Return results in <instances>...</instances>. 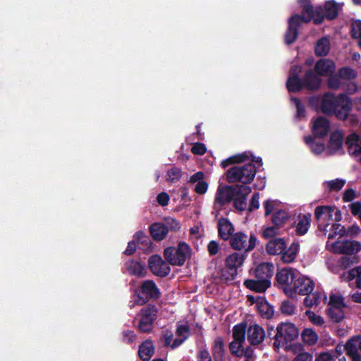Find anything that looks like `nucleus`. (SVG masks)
<instances>
[{"instance_id":"f257e3e1","label":"nucleus","mask_w":361,"mask_h":361,"mask_svg":"<svg viewBox=\"0 0 361 361\" xmlns=\"http://www.w3.org/2000/svg\"><path fill=\"white\" fill-rule=\"evenodd\" d=\"M310 102L312 105H319V109L326 114H334L338 119L345 120L352 109L350 98L344 94L335 96L326 93L321 97H313Z\"/></svg>"},{"instance_id":"f03ea898","label":"nucleus","mask_w":361,"mask_h":361,"mask_svg":"<svg viewBox=\"0 0 361 361\" xmlns=\"http://www.w3.org/2000/svg\"><path fill=\"white\" fill-rule=\"evenodd\" d=\"M298 1L307 15L303 18L304 21L309 22L312 20L316 24L321 23L324 17L329 19L334 18L342 6L340 4L328 1L325 3L324 8L319 6L313 9L309 4L310 0H298Z\"/></svg>"},{"instance_id":"7ed1b4c3","label":"nucleus","mask_w":361,"mask_h":361,"mask_svg":"<svg viewBox=\"0 0 361 361\" xmlns=\"http://www.w3.org/2000/svg\"><path fill=\"white\" fill-rule=\"evenodd\" d=\"M301 71L300 66H293L290 71V76L287 81V88L289 92L299 91L302 87L308 90H316L321 84V79L315 75L312 71L306 73L303 81L298 78V73Z\"/></svg>"},{"instance_id":"20e7f679","label":"nucleus","mask_w":361,"mask_h":361,"mask_svg":"<svg viewBox=\"0 0 361 361\" xmlns=\"http://www.w3.org/2000/svg\"><path fill=\"white\" fill-rule=\"evenodd\" d=\"M159 295L158 288L154 281L146 280L142 283L140 288L135 290L132 299L129 302V306L133 308L136 305H143L149 299L157 298Z\"/></svg>"},{"instance_id":"39448f33","label":"nucleus","mask_w":361,"mask_h":361,"mask_svg":"<svg viewBox=\"0 0 361 361\" xmlns=\"http://www.w3.org/2000/svg\"><path fill=\"white\" fill-rule=\"evenodd\" d=\"M315 216L318 221V227L320 231L325 235L327 227L331 222H338L342 219L341 211L336 207L320 206L315 209Z\"/></svg>"},{"instance_id":"423d86ee","label":"nucleus","mask_w":361,"mask_h":361,"mask_svg":"<svg viewBox=\"0 0 361 361\" xmlns=\"http://www.w3.org/2000/svg\"><path fill=\"white\" fill-rule=\"evenodd\" d=\"M256 168L249 162L243 166H236L227 171V180L230 183H242L245 185L250 183L255 176Z\"/></svg>"},{"instance_id":"0eeeda50","label":"nucleus","mask_w":361,"mask_h":361,"mask_svg":"<svg viewBox=\"0 0 361 361\" xmlns=\"http://www.w3.org/2000/svg\"><path fill=\"white\" fill-rule=\"evenodd\" d=\"M299 334L297 327L291 323H281L276 328V334L274 336V347L276 349L280 348H286L288 343L298 338Z\"/></svg>"},{"instance_id":"6e6552de","label":"nucleus","mask_w":361,"mask_h":361,"mask_svg":"<svg viewBox=\"0 0 361 361\" xmlns=\"http://www.w3.org/2000/svg\"><path fill=\"white\" fill-rule=\"evenodd\" d=\"M326 247L336 254L353 255L361 250V244L355 240L340 238L335 241H327Z\"/></svg>"},{"instance_id":"1a4fd4ad","label":"nucleus","mask_w":361,"mask_h":361,"mask_svg":"<svg viewBox=\"0 0 361 361\" xmlns=\"http://www.w3.org/2000/svg\"><path fill=\"white\" fill-rule=\"evenodd\" d=\"M189 255L190 247L185 243H180L177 247H169L164 252L166 260L175 266H182Z\"/></svg>"},{"instance_id":"9d476101","label":"nucleus","mask_w":361,"mask_h":361,"mask_svg":"<svg viewBox=\"0 0 361 361\" xmlns=\"http://www.w3.org/2000/svg\"><path fill=\"white\" fill-rule=\"evenodd\" d=\"M299 274L296 269L290 267L282 269L276 274V278L279 285L290 297H293L292 288Z\"/></svg>"},{"instance_id":"9b49d317","label":"nucleus","mask_w":361,"mask_h":361,"mask_svg":"<svg viewBox=\"0 0 361 361\" xmlns=\"http://www.w3.org/2000/svg\"><path fill=\"white\" fill-rule=\"evenodd\" d=\"M345 307V305L343 298L340 295L331 294L328 303L326 313L333 322H339L344 318Z\"/></svg>"},{"instance_id":"f8f14e48","label":"nucleus","mask_w":361,"mask_h":361,"mask_svg":"<svg viewBox=\"0 0 361 361\" xmlns=\"http://www.w3.org/2000/svg\"><path fill=\"white\" fill-rule=\"evenodd\" d=\"M257 239L252 234L247 235L243 232L234 233L230 238L231 246L236 250H252L256 245Z\"/></svg>"},{"instance_id":"ddd939ff","label":"nucleus","mask_w":361,"mask_h":361,"mask_svg":"<svg viewBox=\"0 0 361 361\" xmlns=\"http://www.w3.org/2000/svg\"><path fill=\"white\" fill-rule=\"evenodd\" d=\"M244 256L242 254L234 252L228 255L225 260L228 271H223L221 277L226 281L233 280L237 275V269L242 266Z\"/></svg>"},{"instance_id":"4468645a","label":"nucleus","mask_w":361,"mask_h":361,"mask_svg":"<svg viewBox=\"0 0 361 361\" xmlns=\"http://www.w3.org/2000/svg\"><path fill=\"white\" fill-rule=\"evenodd\" d=\"M157 317V310L154 306H147L142 309L140 319L138 324L139 330L142 333H148L152 331L154 322Z\"/></svg>"},{"instance_id":"2eb2a0df","label":"nucleus","mask_w":361,"mask_h":361,"mask_svg":"<svg viewBox=\"0 0 361 361\" xmlns=\"http://www.w3.org/2000/svg\"><path fill=\"white\" fill-rule=\"evenodd\" d=\"M233 196L234 190L232 187L220 185L216 192L214 209L219 210L225 204L231 202Z\"/></svg>"},{"instance_id":"dca6fc26","label":"nucleus","mask_w":361,"mask_h":361,"mask_svg":"<svg viewBox=\"0 0 361 361\" xmlns=\"http://www.w3.org/2000/svg\"><path fill=\"white\" fill-rule=\"evenodd\" d=\"M304 16H307L305 11L302 16L295 15L292 16L288 21V29L285 35V42L286 44H292L298 36L297 28L301 23H307L304 21Z\"/></svg>"},{"instance_id":"f3484780","label":"nucleus","mask_w":361,"mask_h":361,"mask_svg":"<svg viewBox=\"0 0 361 361\" xmlns=\"http://www.w3.org/2000/svg\"><path fill=\"white\" fill-rule=\"evenodd\" d=\"M313 288V281L310 278L299 274L292 288L293 297L297 293L302 295L311 293Z\"/></svg>"},{"instance_id":"a211bd4d","label":"nucleus","mask_w":361,"mask_h":361,"mask_svg":"<svg viewBox=\"0 0 361 361\" xmlns=\"http://www.w3.org/2000/svg\"><path fill=\"white\" fill-rule=\"evenodd\" d=\"M149 267L153 274L165 276L170 272V267L159 255H153L149 259Z\"/></svg>"},{"instance_id":"6ab92c4d","label":"nucleus","mask_w":361,"mask_h":361,"mask_svg":"<svg viewBox=\"0 0 361 361\" xmlns=\"http://www.w3.org/2000/svg\"><path fill=\"white\" fill-rule=\"evenodd\" d=\"M247 298L251 304H256V308L262 317L269 319L273 316V307L264 298L258 296L255 298L253 296L249 295Z\"/></svg>"},{"instance_id":"aec40b11","label":"nucleus","mask_w":361,"mask_h":361,"mask_svg":"<svg viewBox=\"0 0 361 361\" xmlns=\"http://www.w3.org/2000/svg\"><path fill=\"white\" fill-rule=\"evenodd\" d=\"M360 337L355 336L348 340L343 347L353 361H361Z\"/></svg>"},{"instance_id":"412c9836","label":"nucleus","mask_w":361,"mask_h":361,"mask_svg":"<svg viewBox=\"0 0 361 361\" xmlns=\"http://www.w3.org/2000/svg\"><path fill=\"white\" fill-rule=\"evenodd\" d=\"M247 340L252 345L261 343L265 338V331L258 324L250 325L247 330Z\"/></svg>"},{"instance_id":"4be33fe9","label":"nucleus","mask_w":361,"mask_h":361,"mask_svg":"<svg viewBox=\"0 0 361 361\" xmlns=\"http://www.w3.org/2000/svg\"><path fill=\"white\" fill-rule=\"evenodd\" d=\"M343 144V133L339 130L333 131L331 134L327 150L335 153L342 150Z\"/></svg>"},{"instance_id":"5701e85b","label":"nucleus","mask_w":361,"mask_h":361,"mask_svg":"<svg viewBox=\"0 0 361 361\" xmlns=\"http://www.w3.org/2000/svg\"><path fill=\"white\" fill-rule=\"evenodd\" d=\"M335 64L333 61L329 59H321L316 63L315 71L318 76H330L335 71Z\"/></svg>"},{"instance_id":"b1692460","label":"nucleus","mask_w":361,"mask_h":361,"mask_svg":"<svg viewBox=\"0 0 361 361\" xmlns=\"http://www.w3.org/2000/svg\"><path fill=\"white\" fill-rule=\"evenodd\" d=\"M346 145L350 154L358 157L361 161V139L356 133L349 135L346 139Z\"/></svg>"},{"instance_id":"393cba45","label":"nucleus","mask_w":361,"mask_h":361,"mask_svg":"<svg viewBox=\"0 0 361 361\" xmlns=\"http://www.w3.org/2000/svg\"><path fill=\"white\" fill-rule=\"evenodd\" d=\"M330 128L329 121L322 116L317 117L312 122V131L317 137H324Z\"/></svg>"},{"instance_id":"a878e982","label":"nucleus","mask_w":361,"mask_h":361,"mask_svg":"<svg viewBox=\"0 0 361 361\" xmlns=\"http://www.w3.org/2000/svg\"><path fill=\"white\" fill-rule=\"evenodd\" d=\"M274 267L273 264L265 262L259 264L254 272L257 279L271 281L270 279L274 274Z\"/></svg>"},{"instance_id":"bb28decb","label":"nucleus","mask_w":361,"mask_h":361,"mask_svg":"<svg viewBox=\"0 0 361 361\" xmlns=\"http://www.w3.org/2000/svg\"><path fill=\"white\" fill-rule=\"evenodd\" d=\"M219 235L224 240L231 238L235 231L234 226L228 219L221 218L218 222Z\"/></svg>"},{"instance_id":"cd10ccee","label":"nucleus","mask_w":361,"mask_h":361,"mask_svg":"<svg viewBox=\"0 0 361 361\" xmlns=\"http://www.w3.org/2000/svg\"><path fill=\"white\" fill-rule=\"evenodd\" d=\"M244 341H239L233 340L230 343V349L233 354L238 357H245L246 359H252L254 355V351L252 348H243V344Z\"/></svg>"},{"instance_id":"c85d7f7f","label":"nucleus","mask_w":361,"mask_h":361,"mask_svg":"<svg viewBox=\"0 0 361 361\" xmlns=\"http://www.w3.org/2000/svg\"><path fill=\"white\" fill-rule=\"evenodd\" d=\"M326 299V295L323 291L317 290L312 294H307V296L304 299V304L308 307H317L321 302H324Z\"/></svg>"},{"instance_id":"c756f323","label":"nucleus","mask_w":361,"mask_h":361,"mask_svg":"<svg viewBox=\"0 0 361 361\" xmlns=\"http://www.w3.org/2000/svg\"><path fill=\"white\" fill-rule=\"evenodd\" d=\"M244 285L252 290L262 293L271 286V281L256 278V279L245 280L244 281Z\"/></svg>"},{"instance_id":"7c9ffc66","label":"nucleus","mask_w":361,"mask_h":361,"mask_svg":"<svg viewBox=\"0 0 361 361\" xmlns=\"http://www.w3.org/2000/svg\"><path fill=\"white\" fill-rule=\"evenodd\" d=\"M128 273L137 277L145 276L147 271L144 264L137 261L131 260L126 264Z\"/></svg>"},{"instance_id":"2f4dec72","label":"nucleus","mask_w":361,"mask_h":361,"mask_svg":"<svg viewBox=\"0 0 361 361\" xmlns=\"http://www.w3.org/2000/svg\"><path fill=\"white\" fill-rule=\"evenodd\" d=\"M286 248V243L283 238H274L267 244V251L269 255H276L282 254Z\"/></svg>"},{"instance_id":"473e14b6","label":"nucleus","mask_w":361,"mask_h":361,"mask_svg":"<svg viewBox=\"0 0 361 361\" xmlns=\"http://www.w3.org/2000/svg\"><path fill=\"white\" fill-rule=\"evenodd\" d=\"M311 215L299 214L295 219V231L299 235H304L308 231L310 226Z\"/></svg>"},{"instance_id":"72a5a7b5","label":"nucleus","mask_w":361,"mask_h":361,"mask_svg":"<svg viewBox=\"0 0 361 361\" xmlns=\"http://www.w3.org/2000/svg\"><path fill=\"white\" fill-rule=\"evenodd\" d=\"M246 161H254V159L252 158V154L249 152H244L231 156L228 159L224 160L221 162V166L222 167L226 168L230 164L235 163H242Z\"/></svg>"},{"instance_id":"f704fd0d","label":"nucleus","mask_w":361,"mask_h":361,"mask_svg":"<svg viewBox=\"0 0 361 361\" xmlns=\"http://www.w3.org/2000/svg\"><path fill=\"white\" fill-rule=\"evenodd\" d=\"M300 245L298 243H293L289 247L282 252L281 259L285 263H290L296 258L299 252Z\"/></svg>"},{"instance_id":"c9c22d12","label":"nucleus","mask_w":361,"mask_h":361,"mask_svg":"<svg viewBox=\"0 0 361 361\" xmlns=\"http://www.w3.org/2000/svg\"><path fill=\"white\" fill-rule=\"evenodd\" d=\"M154 349L152 343L149 341L143 342L139 348V355L144 361H148L154 353Z\"/></svg>"},{"instance_id":"e433bc0d","label":"nucleus","mask_w":361,"mask_h":361,"mask_svg":"<svg viewBox=\"0 0 361 361\" xmlns=\"http://www.w3.org/2000/svg\"><path fill=\"white\" fill-rule=\"evenodd\" d=\"M346 230L343 226L340 224H333L328 236L327 241H335L345 235Z\"/></svg>"},{"instance_id":"4c0bfd02","label":"nucleus","mask_w":361,"mask_h":361,"mask_svg":"<svg viewBox=\"0 0 361 361\" xmlns=\"http://www.w3.org/2000/svg\"><path fill=\"white\" fill-rule=\"evenodd\" d=\"M341 278L343 281H352L356 279L357 286L361 288V267H357L349 271L341 274Z\"/></svg>"},{"instance_id":"58836bf2","label":"nucleus","mask_w":361,"mask_h":361,"mask_svg":"<svg viewBox=\"0 0 361 361\" xmlns=\"http://www.w3.org/2000/svg\"><path fill=\"white\" fill-rule=\"evenodd\" d=\"M213 357L215 361H223L224 355V345L221 338H216L212 345Z\"/></svg>"},{"instance_id":"ea45409f","label":"nucleus","mask_w":361,"mask_h":361,"mask_svg":"<svg viewBox=\"0 0 361 361\" xmlns=\"http://www.w3.org/2000/svg\"><path fill=\"white\" fill-rule=\"evenodd\" d=\"M168 232L167 228L159 223L154 224L150 227V233L153 238L157 240L164 239Z\"/></svg>"},{"instance_id":"a19ab883","label":"nucleus","mask_w":361,"mask_h":361,"mask_svg":"<svg viewBox=\"0 0 361 361\" xmlns=\"http://www.w3.org/2000/svg\"><path fill=\"white\" fill-rule=\"evenodd\" d=\"M330 50V41L326 37L319 39L315 45V53L319 56L326 55Z\"/></svg>"},{"instance_id":"79ce46f5","label":"nucleus","mask_w":361,"mask_h":361,"mask_svg":"<svg viewBox=\"0 0 361 361\" xmlns=\"http://www.w3.org/2000/svg\"><path fill=\"white\" fill-rule=\"evenodd\" d=\"M302 338L305 343L309 345H312L317 343L318 336L313 329H305L302 333Z\"/></svg>"},{"instance_id":"37998d69","label":"nucleus","mask_w":361,"mask_h":361,"mask_svg":"<svg viewBox=\"0 0 361 361\" xmlns=\"http://www.w3.org/2000/svg\"><path fill=\"white\" fill-rule=\"evenodd\" d=\"M189 336V329L187 325L181 324L178 326L176 329V341L173 345H180Z\"/></svg>"},{"instance_id":"c03bdc74","label":"nucleus","mask_w":361,"mask_h":361,"mask_svg":"<svg viewBox=\"0 0 361 361\" xmlns=\"http://www.w3.org/2000/svg\"><path fill=\"white\" fill-rule=\"evenodd\" d=\"M246 332V324L240 323L234 326L233 329V336L235 341H245Z\"/></svg>"},{"instance_id":"a18cd8bd","label":"nucleus","mask_w":361,"mask_h":361,"mask_svg":"<svg viewBox=\"0 0 361 361\" xmlns=\"http://www.w3.org/2000/svg\"><path fill=\"white\" fill-rule=\"evenodd\" d=\"M305 141L310 145L312 152L316 154H321L325 149L323 143L315 141L310 136L305 137Z\"/></svg>"},{"instance_id":"49530a36","label":"nucleus","mask_w":361,"mask_h":361,"mask_svg":"<svg viewBox=\"0 0 361 361\" xmlns=\"http://www.w3.org/2000/svg\"><path fill=\"white\" fill-rule=\"evenodd\" d=\"M263 206L265 210V216H268L271 214H274L278 209H280V202L276 200H267L263 203Z\"/></svg>"},{"instance_id":"de8ad7c7","label":"nucleus","mask_w":361,"mask_h":361,"mask_svg":"<svg viewBox=\"0 0 361 361\" xmlns=\"http://www.w3.org/2000/svg\"><path fill=\"white\" fill-rule=\"evenodd\" d=\"M345 184V180L338 178L324 183V186L330 191H338L344 186Z\"/></svg>"},{"instance_id":"09e8293b","label":"nucleus","mask_w":361,"mask_h":361,"mask_svg":"<svg viewBox=\"0 0 361 361\" xmlns=\"http://www.w3.org/2000/svg\"><path fill=\"white\" fill-rule=\"evenodd\" d=\"M288 219V214L286 211L278 209L272 216L271 220L275 226H281Z\"/></svg>"},{"instance_id":"8fccbe9b","label":"nucleus","mask_w":361,"mask_h":361,"mask_svg":"<svg viewBox=\"0 0 361 361\" xmlns=\"http://www.w3.org/2000/svg\"><path fill=\"white\" fill-rule=\"evenodd\" d=\"M305 314L312 324L319 326H322L324 324V318L313 311L307 310L306 311Z\"/></svg>"},{"instance_id":"3c124183","label":"nucleus","mask_w":361,"mask_h":361,"mask_svg":"<svg viewBox=\"0 0 361 361\" xmlns=\"http://www.w3.org/2000/svg\"><path fill=\"white\" fill-rule=\"evenodd\" d=\"M181 171L178 168H171L166 173V180L170 181L171 183L178 181L181 178Z\"/></svg>"},{"instance_id":"603ef678","label":"nucleus","mask_w":361,"mask_h":361,"mask_svg":"<svg viewBox=\"0 0 361 361\" xmlns=\"http://www.w3.org/2000/svg\"><path fill=\"white\" fill-rule=\"evenodd\" d=\"M351 32L353 37L359 39L358 43L361 47V21L355 20L352 23Z\"/></svg>"},{"instance_id":"864d4df0","label":"nucleus","mask_w":361,"mask_h":361,"mask_svg":"<svg viewBox=\"0 0 361 361\" xmlns=\"http://www.w3.org/2000/svg\"><path fill=\"white\" fill-rule=\"evenodd\" d=\"M357 76V73L355 70L350 68H343L339 71V77L343 79L350 80L353 79Z\"/></svg>"},{"instance_id":"5fc2aeb1","label":"nucleus","mask_w":361,"mask_h":361,"mask_svg":"<svg viewBox=\"0 0 361 361\" xmlns=\"http://www.w3.org/2000/svg\"><path fill=\"white\" fill-rule=\"evenodd\" d=\"M281 310L282 313L286 315H291L295 313V307L290 301H284L281 304Z\"/></svg>"},{"instance_id":"6e6d98bb","label":"nucleus","mask_w":361,"mask_h":361,"mask_svg":"<svg viewBox=\"0 0 361 361\" xmlns=\"http://www.w3.org/2000/svg\"><path fill=\"white\" fill-rule=\"evenodd\" d=\"M333 359L331 361H345V357L343 355L342 345H337L335 351L331 353Z\"/></svg>"},{"instance_id":"4d7b16f0","label":"nucleus","mask_w":361,"mask_h":361,"mask_svg":"<svg viewBox=\"0 0 361 361\" xmlns=\"http://www.w3.org/2000/svg\"><path fill=\"white\" fill-rule=\"evenodd\" d=\"M209 185L207 181H201L195 183L194 190L199 195L205 194L208 190Z\"/></svg>"},{"instance_id":"13d9d810","label":"nucleus","mask_w":361,"mask_h":361,"mask_svg":"<svg viewBox=\"0 0 361 361\" xmlns=\"http://www.w3.org/2000/svg\"><path fill=\"white\" fill-rule=\"evenodd\" d=\"M246 198L245 197L238 196L234 200V205L238 210L243 211L247 207Z\"/></svg>"},{"instance_id":"bf43d9fd","label":"nucleus","mask_w":361,"mask_h":361,"mask_svg":"<svg viewBox=\"0 0 361 361\" xmlns=\"http://www.w3.org/2000/svg\"><path fill=\"white\" fill-rule=\"evenodd\" d=\"M349 207L352 214L359 218L361 215V202H354L349 205Z\"/></svg>"},{"instance_id":"052dcab7","label":"nucleus","mask_w":361,"mask_h":361,"mask_svg":"<svg viewBox=\"0 0 361 361\" xmlns=\"http://www.w3.org/2000/svg\"><path fill=\"white\" fill-rule=\"evenodd\" d=\"M356 197H357V195H356L355 191L352 188H349V189H347L345 191V192L343 193V200L346 202H351Z\"/></svg>"},{"instance_id":"680f3d73","label":"nucleus","mask_w":361,"mask_h":361,"mask_svg":"<svg viewBox=\"0 0 361 361\" xmlns=\"http://www.w3.org/2000/svg\"><path fill=\"white\" fill-rule=\"evenodd\" d=\"M259 207V193H255L250 200V206L248 209L252 211L257 209Z\"/></svg>"},{"instance_id":"e2e57ef3","label":"nucleus","mask_w":361,"mask_h":361,"mask_svg":"<svg viewBox=\"0 0 361 361\" xmlns=\"http://www.w3.org/2000/svg\"><path fill=\"white\" fill-rule=\"evenodd\" d=\"M192 152L195 154L202 155L206 152V147L202 143H195L192 147Z\"/></svg>"},{"instance_id":"0e129e2a","label":"nucleus","mask_w":361,"mask_h":361,"mask_svg":"<svg viewBox=\"0 0 361 361\" xmlns=\"http://www.w3.org/2000/svg\"><path fill=\"white\" fill-rule=\"evenodd\" d=\"M291 101L295 105L297 109V116L301 117L304 116L305 109L300 101L297 98H291Z\"/></svg>"},{"instance_id":"69168bd1","label":"nucleus","mask_w":361,"mask_h":361,"mask_svg":"<svg viewBox=\"0 0 361 361\" xmlns=\"http://www.w3.org/2000/svg\"><path fill=\"white\" fill-rule=\"evenodd\" d=\"M207 250L211 255H214L218 253L219 250V245L215 240H212L207 245Z\"/></svg>"},{"instance_id":"338daca9","label":"nucleus","mask_w":361,"mask_h":361,"mask_svg":"<svg viewBox=\"0 0 361 361\" xmlns=\"http://www.w3.org/2000/svg\"><path fill=\"white\" fill-rule=\"evenodd\" d=\"M278 228L276 226L267 227L263 231V236L264 238H271L277 234Z\"/></svg>"},{"instance_id":"774afa93","label":"nucleus","mask_w":361,"mask_h":361,"mask_svg":"<svg viewBox=\"0 0 361 361\" xmlns=\"http://www.w3.org/2000/svg\"><path fill=\"white\" fill-rule=\"evenodd\" d=\"M293 361H312V356L308 353L302 352L296 355Z\"/></svg>"}]
</instances>
